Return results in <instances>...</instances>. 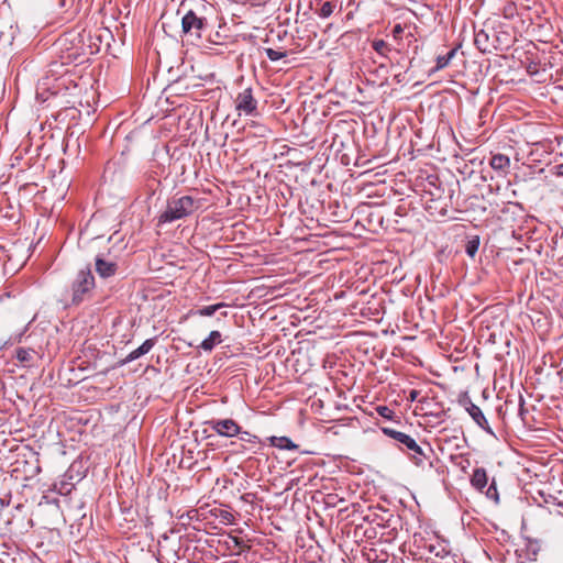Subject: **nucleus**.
Masks as SVG:
<instances>
[{"instance_id":"29","label":"nucleus","mask_w":563,"mask_h":563,"mask_svg":"<svg viewBox=\"0 0 563 563\" xmlns=\"http://www.w3.org/2000/svg\"><path fill=\"white\" fill-rule=\"evenodd\" d=\"M418 396V391L417 390H411L410 391V395H409V398L410 400H415Z\"/></svg>"},{"instance_id":"19","label":"nucleus","mask_w":563,"mask_h":563,"mask_svg":"<svg viewBox=\"0 0 563 563\" xmlns=\"http://www.w3.org/2000/svg\"><path fill=\"white\" fill-rule=\"evenodd\" d=\"M501 14L505 19H512L517 14V5L512 1H506L501 8Z\"/></svg>"},{"instance_id":"23","label":"nucleus","mask_w":563,"mask_h":563,"mask_svg":"<svg viewBox=\"0 0 563 563\" xmlns=\"http://www.w3.org/2000/svg\"><path fill=\"white\" fill-rule=\"evenodd\" d=\"M266 56L272 62H277L286 56V52L276 51L274 48L265 49Z\"/></svg>"},{"instance_id":"25","label":"nucleus","mask_w":563,"mask_h":563,"mask_svg":"<svg viewBox=\"0 0 563 563\" xmlns=\"http://www.w3.org/2000/svg\"><path fill=\"white\" fill-rule=\"evenodd\" d=\"M376 411L378 412V415L380 417L386 418V419H393L394 413H395L394 410L387 406H378Z\"/></svg>"},{"instance_id":"17","label":"nucleus","mask_w":563,"mask_h":563,"mask_svg":"<svg viewBox=\"0 0 563 563\" xmlns=\"http://www.w3.org/2000/svg\"><path fill=\"white\" fill-rule=\"evenodd\" d=\"M478 247H479V238L477 235L475 236H472L467 242H466V245H465V253L471 256V257H474L475 254L477 253L478 251Z\"/></svg>"},{"instance_id":"9","label":"nucleus","mask_w":563,"mask_h":563,"mask_svg":"<svg viewBox=\"0 0 563 563\" xmlns=\"http://www.w3.org/2000/svg\"><path fill=\"white\" fill-rule=\"evenodd\" d=\"M488 477L485 468L477 467L473 471L472 477H471V484L472 486L479 490L484 492V489L487 487Z\"/></svg>"},{"instance_id":"31","label":"nucleus","mask_w":563,"mask_h":563,"mask_svg":"<svg viewBox=\"0 0 563 563\" xmlns=\"http://www.w3.org/2000/svg\"><path fill=\"white\" fill-rule=\"evenodd\" d=\"M428 451H429V453H433V451L430 446L428 448Z\"/></svg>"},{"instance_id":"18","label":"nucleus","mask_w":563,"mask_h":563,"mask_svg":"<svg viewBox=\"0 0 563 563\" xmlns=\"http://www.w3.org/2000/svg\"><path fill=\"white\" fill-rule=\"evenodd\" d=\"M372 46L373 49L383 57H387V53L390 52L389 45L384 40H375Z\"/></svg>"},{"instance_id":"22","label":"nucleus","mask_w":563,"mask_h":563,"mask_svg":"<svg viewBox=\"0 0 563 563\" xmlns=\"http://www.w3.org/2000/svg\"><path fill=\"white\" fill-rule=\"evenodd\" d=\"M143 355H145V354L143 353L141 346H139L137 349L130 352L123 360H121L120 365L129 364V363L140 358Z\"/></svg>"},{"instance_id":"1","label":"nucleus","mask_w":563,"mask_h":563,"mask_svg":"<svg viewBox=\"0 0 563 563\" xmlns=\"http://www.w3.org/2000/svg\"><path fill=\"white\" fill-rule=\"evenodd\" d=\"M200 201L191 196L173 197L167 200L166 209L158 217V223H170L192 214Z\"/></svg>"},{"instance_id":"30","label":"nucleus","mask_w":563,"mask_h":563,"mask_svg":"<svg viewBox=\"0 0 563 563\" xmlns=\"http://www.w3.org/2000/svg\"><path fill=\"white\" fill-rule=\"evenodd\" d=\"M234 543L239 545L241 543V540L239 538H234Z\"/></svg>"},{"instance_id":"24","label":"nucleus","mask_w":563,"mask_h":563,"mask_svg":"<svg viewBox=\"0 0 563 563\" xmlns=\"http://www.w3.org/2000/svg\"><path fill=\"white\" fill-rule=\"evenodd\" d=\"M545 503L551 505L550 512L563 516V501L555 503V498H553L552 503L549 500H545Z\"/></svg>"},{"instance_id":"7","label":"nucleus","mask_w":563,"mask_h":563,"mask_svg":"<svg viewBox=\"0 0 563 563\" xmlns=\"http://www.w3.org/2000/svg\"><path fill=\"white\" fill-rule=\"evenodd\" d=\"M119 269L115 261L108 258L104 254H98L95 260V271L100 278L113 277Z\"/></svg>"},{"instance_id":"21","label":"nucleus","mask_w":563,"mask_h":563,"mask_svg":"<svg viewBox=\"0 0 563 563\" xmlns=\"http://www.w3.org/2000/svg\"><path fill=\"white\" fill-rule=\"evenodd\" d=\"M34 350L19 347L16 350V358L22 363H27L33 360Z\"/></svg>"},{"instance_id":"6","label":"nucleus","mask_w":563,"mask_h":563,"mask_svg":"<svg viewBox=\"0 0 563 563\" xmlns=\"http://www.w3.org/2000/svg\"><path fill=\"white\" fill-rule=\"evenodd\" d=\"M206 424L210 427L212 431H214L217 434L225 438H233L236 437L238 433H240V426L239 423L231 419H211L209 421H206Z\"/></svg>"},{"instance_id":"27","label":"nucleus","mask_w":563,"mask_h":563,"mask_svg":"<svg viewBox=\"0 0 563 563\" xmlns=\"http://www.w3.org/2000/svg\"><path fill=\"white\" fill-rule=\"evenodd\" d=\"M156 341H157V338L154 336V338H151V339H147L145 340L140 346L143 351L144 354L148 353L153 346L156 344Z\"/></svg>"},{"instance_id":"16","label":"nucleus","mask_w":563,"mask_h":563,"mask_svg":"<svg viewBox=\"0 0 563 563\" xmlns=\"http://www.w3.org/2000/svg\"><path fill=\"white\" fill-rule=\"evenodd\" d=\"M456 52H457V47H454L451 51H449L445 55H439L437 57V65H435L434 70H440V69L445 68L450 64L452 58L455 56Z\"/></svg>"},{"instance_id":"28","label":"nucleus","mask_w":563,"mask_h":563,"mask_svg":"<svg viewBox=\"0 0 563 563\" xmlns=\"http://www.w3.org/2000/svg\"><path fill=\"white\" fill-rule=\"evenodd\" d=\"M402 33H404V27L401 24L398 23V24L394 25L393 31H391L394 38L400 40L402 36Z\"/></svg>"},{"instance_id":"14","label":"nucleus","mask_w":563,"mask_h":563,"mask_svg":"<svg viewBox=\"0 0 563 563\" xmlns=\"http://www.w3.org/2000/svg\"><path fill=\"white\" fill-rule=\"evenodd\" d=\"M489 164L493 169L505 172L510 166V159L504 154H495Z\"/></svg>"},{"instance_id":"8","label":"nucleus","mask_w":563,"mask_h":563,"mask_svg":"<svg viewBox=\"0 0 563 563\" xmlns=\"http://www.w3.org/2000/svg\"><path fill=\"white\" fill-rule=\"evenodd\" d=\"M465 410L468 412V415L472 417V419L475 421V423L481 427L483 430H485L489 434H494L493 430L490 429L487 419L485 418L482 409L473 404L470 398L465 400L464 402Z\"/></svg>"},{"instance_id":"11","label":"nucleus","mask_w":563,"mask_h":563,"mask_svg":"<svg viewBox=\"0 0 563 563\" xmlns=\"http://www.w3.org/2000/svg\"><path fill=\"white\" fill-rule=\"evenodd\" d=\"M474 44L482 53H490L494 45L489 41V35L486 31L479 30L474 34Z\"/></svg>"},{"instance_id":"20","label":"nucleus","mask_w":563,"mask_h":563,"mask_svg":"<svg viewBox=\"0 0 563 563\" xmlns=\"http://www.w3.org/2000/svg\"><path fill=\"white\" fill-rule=\"evenodd\" d=\"M238 437L240 438L241 441L250 443V444H260L261 443V439L257 435H255L249 431L242 430V428H240V433H238Z\"/></svg>"},{"instance_id":"2","label":"nucleus","mask_w":563,"mask_h":563,"mask_svg":"<svg viewBox=\"0 0 563 563\" xmlns=\"http://www.w3.org/2000/svg\"><path fill=\"white\" fill-rule=\"evenodd\" d=\"M383 432L402 445L401 449H407L410 452L411 460L417 466H423V462L429 460L428 454L409 434L394 430L391 428H383Z\"/></svg>"},{"instance_id":"13","label":"nucleus","mask_w":563,"mask_h":563,"mask_svg":"<svg viewBox=\"0 0 563 563\" xmlns=\"http://www.w3.org/2000/svg\"><path fill=\"white\" fill-rule=\"evenodd\" d=\"M224 307H227V303L219 302V303L211 305V306H205V307L198 308L196 310H190L189 314L190 316H199V317H211L218 310H220L221 308H224Z\"/></svg>"},{"instance_id":"26","label":"nucleus","mask_w":563,"mask_h":563,"mask_svg":"<svg viewBox=\"0 0 563 563\" xmlns=\"http://www.w3.org/2000/svg\"><path fill=\"white\" fill-rule=\"evenodd\" d=\"M485 494L489 499H494L495 501H498V492H497L495 481H493L492 484L487 487V489L485 490Z\"/></svg>"},{"instance_id":"4","label":"nucleus","mask_w":563,"mask_h":563,"mask_svg":"<svg viewBox=\"0 0 563 563\" xmlns=\"http://www.w3.org/2000/svg\"><path fill=\"white\" fill-rule=\"evenodd\" d=\"M208 19L199 16L195 11L189 10L181 19V30L185 35L200 38L209 27Z\"/></svg>"},{"instance_id":"15","label":"nucleus","mask_w":563,"mask_h":563,"mask_svg":"<svg viewBox=\"0 0 563 563\" xmlns=\"http://www.w3.org/2000/svg\"><path fill=\"white\" fill-rule=\"evenodd\" d=\"M271 444L275 448L282 450H295L298 448L289 438L287 437H272Z\"/></svg>"},{"instance_id":"12","label":"nucleus","mask_w":563,"mask_h":563,"mask_svg":"<svg viewBox=\"0 0 563 563\" xmlns=\"http://www.w3.org/2000/svg\"><path fill=\"white\" fill-rule=\"evenodd\" d=\"M221 333L213 330L209 333L208 338L200 343L199 347L206 352H211L217 344L221 343Z\"/></svg>"},{"instance_id":"3","label":"nucleus","mask_w":563,"mask_h":563,"mask_svg":"<svg viewBox=\"0 0 563 563\" xmlns=\"http://www.w3.org/2000/svg\"><path fill=\"white\" fill-rule=\"evenodd\" d=\"M95 276L90 267L80 269L71 283V302L74 305L81 303L95 288Z\"/></svg>"},{"instance_id":"5","label":"nucleus","mask_w":563,"mask_h":563,"mask_svg":"<svg viewBox=\"0 0 563 563\" xmlns=\"http://www.w3.org/2000/svg\"><path fill=\"white\" fill-rule=\"evenodd\" d=\"M257 104L258 102L253 95L252 88H245L239 92L234 99L235 111L239 113V115H257Z\"/></svg>"},{"instance_id":"10","label":"nucleus","mask_w":563,"mask_h":563,"mask_svg":"<svg viewBox=\"0 0 563 563\" xmlns=\"http://www.w3.org/2000/svg\"><path fill=\"white\" fill-rule=\"evenodd\" d=\"M316 2L318 5L314 9L316 13L322 19L329 18L338 7V0H316Z\"/></svg>"}]
</instances>
